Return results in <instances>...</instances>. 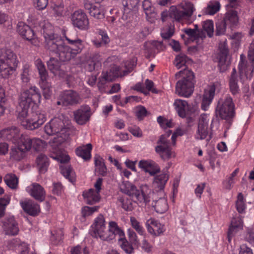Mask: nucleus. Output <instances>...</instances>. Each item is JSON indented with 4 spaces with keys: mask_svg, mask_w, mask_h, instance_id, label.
Masks as SVG:
<instances>
[{
    "mask_svg": "<svg viewBox=\"0 0 254 254\" xmlns=\"http://www.w3.org/2000/svg\"><path fill=\"white\" fill-rule=\"evenodd\" d=\"M41 93L36 86H31L28 89L21 93L19 98V106L17 107L18 120L25 128L33 130L39 127L46 121L45 115L41 113L31 114L29 116V108L32 104L40 103Z\"/></svg>",
    "mask_w": 254,
    "mask_h": 254,
    "instance_id": "nucleus-1",
    "label": "nucleus"
},
{
    "mask_svg": "<svg viewBox=\"0 0 254 254\" xmlns=\"http://www.w3.org/2000/svg\"><path fill=\"white\" fill-rule=\"evenodd\" d=\"M189 58L184 54H180L176 56L174 64L178 68L184 67L183 70L176 73V77L182 76V79L179 80L176 85V93L180 96L189 97L194 90V74L186 67V64Z\"/></svg>",
    "mask_w": 254,
    "mask_h": 254,
    "instance_id": "nucleus-2",
    "label": "nucleus"
},
{
    "mask_svg": "<svg viewBox=\"0 0 254 254\" xmlns=\"http://www.w3.org/2000/svg\"><path fill=\"white\" fill-rule=\"evenodd\" d=\"M44 37L45 48L57 54L61 61H69L81 51L65 45L62 38L57 34L44 32Z\"/></svg>",
    "mask_w": 254,
    "mask_h": 254,
    "instance_id": "nucleus-3",
    "label": "nucleus"
},
{
    "mask_svg": "<svg viewBox=\"0 0 254 254\" xmlns=\"http://www.w3.org/2000/svg\"><path fill=\"white\" fill-rule=\"evenodd\" d=\"M68 118L63 115L52 119L44 127L45 132L49 135L58 134L54 137L52 142V146L58 147L67 140L71 132V129L68 127Z\"/></svg>",
    "mask_w": 254,
    "mask_h": 254,
    "instance_id": "nucleus-4",
    "label": "nucleus"
},
{
    "mask_svg": "<svg viewBox=\"0 0 254 254\" xmlns=\"http://www.w3.org/2000/svg\"><path fill=\"white\" fill-rule=\"evenodd\" d=\"M194 8L193 4L187 0H184L178 4L177 7L172 6L169 11L161 13V19L164 22L168 17L176 21L183 22L188 20L192 15Z\"/></svg>",
    "mask_w": 254,
    "mask_h": 254,
    "instance_id": "nucleus-5",
    "label": "nucleus"
},
{
    "mask_svg": "<svg viewBox=\"0 0 254 254\" xmlns=\"http://www.w3.org/2000/svg\"><path fill=\"white\" fill-rule=\"evenodd\" d=\"M105 221L104 216L100 214L95 220L92 225V231L91 235L95 238H99L103 241H110L115 238L116 235L119 236V238H125L124 232L119 227L114 232L110 233L108 231H105Z\"/></svg>",
    "mask_w": 254,
    "mask_h": 254,
    "instance_id": "nucleus-6",
    "label": "nucleus"
},
{
    "mask_svg": "<svg viewBox=\"0 0 254 254\" xmlns=\"http://www.w3.org/2000/svg\"><path fill=\"white\" fill-rule=\"evenodd\" d=\"M16 55L9 49L0 51V73L3 78L12 75L17 66Z\"/></svg>",
    "mask_w": 254,
    "mask_h": 254,
    "instance_id": "nucleus-7",
    "label": "nucleus"
},
{
    "mask_svg": "<svg viewBox=\"0 0 254 254\" xmlns=\"http://www.w3.org/2000/svg\"><path fill=\"white\" fill-rule=\"evenodd\" d=\"M216 114L221 119L228 121L235 117V105L230 96L227 95L224 100L219 101Z\"/></svg>",
    "mask_w": 254,
    "mask_h": 254,
    "instance_id": "nucleus-8",
    "label": "nucleus"
},
{
    "mask_svg": "<svg viewBox=\"0 0 254 254\" xmlns=\"http://www.w3.org/2000/svg\"><path fill=\"white\" fill-rule=\"evenodd\" d=\"M120 190L122 192L131 197L134 202L138 201L146 204L150 201L144 192L137 190L133 184L128 181L123 182L120 186Z\"/></svg>",
    "mask_w": 254,
    "mask_h": 254,
    "instance_id": "nucleus-9",
    "label": "nucleus"
},
{
    "mask_svg": "<svg viewBox=\"0 0 254 254\" xmlns=\"http://www.w3.org/2000/svg\"><path fill=\"white\" fill-rule=\"evenodd\" d=\"M81 98L79 94L73 90H64L61 93L57 102V105L63 107L73 106L80 104Z\"/></svg>",
    "mask_w": 254,
    "mask_h": 254,
    "instance_id": "nucleus-10",
    "label": "nucleus"
},
{
    "mask_svg": "<svg viewBox=\"0 0 254 254\" xmlns=\"http://www.w3.org/2000/svg\"><path fill=\"white\" fill-rule=\"evenodd\" d=\"M174 105L178 115L182 118H186V122L189 126L193 122V118L191 117V108L187 101L181 99L175 100Z\"/></svg>",
    "mask_w": 254,
    "mask_h": 254,
    "instance_id": "nucleus-11",
    "label": "nucleus"
},
{
    "mask_svg": "<svg viewBox=\"0 0 254 254\" xmlns=\"http://www.w3.org/2000/svg\"><path fill=\"white\" fill-rule=\"evenodd\" d=\"M84 7L88 10L90 15L95 19L101 20L105 18V9L103 5L99 3L92 4L89 0H84Z\"/></svg>",
    "mask_w": 254,
    "mask_h": 254,
    "instance_id": "nucleus-12",
    "label": "nucleus"
},
{
    "mask_svg": "<svg viewBox=\"0 0 254 254\" xmlns=\"http://www.w3.org/2000/svg\"><path fill=\"white\" fill-rule=\"evenodd\" d=\"M73 25L81 30H86L89 28V20L87 16L82 10H78L71 15Z\"/></svg>",
    "mask_w": 254,
    "mask_h": 254,
    "instance_id": "nucleus-13",
    "label": "nucleus"
},
{
    "mask_svg": "<svg viewBox=\"0 0 254 254\" xmlns=\"http://www.w3.org/2000/svg\"><path fill=\"white\" fill-rule=\"evenodd\" d=\"M74 120L79 125L86 124L92 115L90 108L87 105H82L73 112Z\"/></svg>",
    "mask_w": 254,
    "mask_h": 254,
    "instance_id": "nucleus-14",
    "label": "nucleus"
},
{
    "mask_svg": "<svg viewBox=\"0 0 254 254\" xmlns=\"http://www.w3.org/2000/svg\"><path fill=\"white\" fill-rule=\"evenodd\" d=\"M219 50L217 56L218 66L221 72H224L230 65V56L229 54L228 48L225 44L221 45L219 47Z\"/></svg>",
    "mask_w": 254,
    "mask_h": 254,
    "instance_id": "nucleus-15",
    "label": "nucleus"
},
{
    "mask_svg": "<svg viewBox=\"0 0 254 254\" xmlns=\"http://www.w3.org/2000/svg\"><path fill=\"white\" fill-rule=\"evenodd\" d=\"M69 159L68 155L60 156L59 160L60 162L63 164L60 166L61 172L70 182L73 183L75 181V173L73 171L70 165L65 164L69 161Z\"/></svg>",
    "mask_w": 254,
    "mask_h": 254,
    "instance_id": "nucleus-16",
    "label": "nucleus"
},
{
    "mask_svg": "<svg viewBox=\"0 0 254 254\" xmlns=\"http://www.w3.org/2000/svg\"><path fill=\"white\" fill-rule=\"evenodd\" d=\"M17 31L19 34L27 41H31L32 44L36 45L38 40L35 37V33L30 26L23 22H20L17 24Z\"/></svg>",
    "mask_w": 254,
    "mask_h": 254,
    "instance_id": "nucleus-17",
    "label": "nucleus"
},
{
    "mask_svg": "<svg viewBox=\"0 0 254 254\" xmlns=\"http://www.w3.org/2000/svg\"><path fill=\"white\" fill-rule=\"evenodd\" d=\"M20 135L19 129L15 127L5 128L0 131V138L11 141L13 143L17 142Z\"/></svg>",
    "mask_w": 254,
    "mask_h": 254,
    "instance_id": "nucleus-18",
    "label": "nucleus"
},
{
    "mask_svg": "<svg viewBox=\"0 0 254 254\" xmlns=\"http://www.w3.org/2000/svg\"><path fill=\"white\" fill-rule=\"evenodd\" d=\"M208 117L206 114L200 116L197 126L196 138L199 139H205L208 134Z\"/></svg>",
    "mask_w": 254,
    "mask_h": 254,
    "instance_id": "nucleus-19",
    "label": "nucleus"
},
{
    "mask_svg": "<svg viewBox=\"0 0 254 254\" xmlns=\"http://www.w3.org/2000/svg\"><path fill=\"white\" fill-rule=\"evenodd\" d=\"M138 166L151 176H154L160 171L158 164L151 160H141L138 163Z\"/></svg>",
    "mask_w": 254,
    "mask_h": 254,
    "instance_id": "nucleus-20",
    "label": "nucleus"
},
{
    "mask_svg": "<svg viewBox=\"0 0 254 254\" xmlns=\"http://www.w3.org/2000/svg\"><path fill=\"white\" fill-rule=\"evenodd\" d=\"M3 229L6 235L14 236L18 234V224L13 217L5 219L3 222Z\"/></svg>",
    "mask_w": 254,
    "mask_h": 254,
    "instance_id": "nucleus-21",
    "label": "nucleus"
},
{
    "mask_svg": "<svg viewBox=\"0 0 254 254\" xmlns=\"http://www.w3.org/2000/svg\"><path fill=\"white\" fill-rule=\"evenodd\" d=\"M240 77L238 76L236 70L235 68H233V71L229 79V88L230 92L234 95L238 94L240 91L238 81L239 78H241V77L243 76V70L240 67Z\"/></svg>",
    "mask_w": 254,
    "mask_h": 254,
    "instance_id": "nucleus-22",
    "label": "nucleus"
},
{
    "mask_svg": "<svg viewBox=\"0 0 254 254\" xmlns=\"http://www.w3.org/2000/svg\"><path fill=\"white\" fill-rule=\"evenodd\" d=\"M29 192L30 195L36 200L42 202L45 198V191L44 188L39 184L33 183L29 187Z\"/></svg>",
    "mask_w": 254,
    "mask_h": 254,
    "instance_id": "nucleus-23",
    "label": "nucleus"
},
{
    "mask_svg": "<svg viewBox=\"0 0 254 254\" xmlns=\"http://www.w3.org/2000/svg\"><path fill=\"white\" fill-rule=\"evenodd\" d=\"M155 150L163 160H168L171 158L176 157V153L172 150L171 146L157 145L155 148Z\"/></svg>",
    "mask_w": 254,
    "mask_h": 254,
    "instance_id": "nucleus-24",
    "label": "nucleus"
},
{
    "mask_svg": "<svg viewBox=\"0 0 254 254\" xmlns=\"http://www.w3.org/2000/svg\"><path fill=\"white\" fill-rule=\"evenodd\" d=\"M215 87L212 85L204 90L201 103V108L206 111L211 102L215 94Z\"/></svg>",
    "mask_w": 254,
    "mask_h": 254,
    "instance_id": "nucleus-25",
    "label": "nucleus"
},
{
    "mask_svg": "<svg viewBox=\"0 0 254 254\" xmlns=\"http://www.w3.org/2000/svg\"><path fill=\"white\" fill-rule=\"evenodd\" d=\"M24 211L31 216H36L40 212L39 205L32 200L20 202Z\"/></svg>",
    "mask_w": 254,
    "mask_h": 254,
    "instance_id": "nucleus-26",
    "label": "nucleus"
},
{
    "mask_svg": "<svg viewBox=\"0 0 254 254\" xmlns=\"http://www.w3.org/2000/svg\"><path fill=\"white\" fill-rule=\"evenodd\" d=\"M36 166L40 173L44 174L49 166V159L44 154H39L36 159Z\"/></svg>",
    "mask_w": 254,
    "mask_h": 254,
    "instance_id": "nucleus-27",
    "label": "nucleus"
},
{
    "mask_svg": "<svg viewBox=\"0 0 254 254\" xmlns=\"http://www.w3.org/2000/svg\"><path fill=\"white\" fill-rule=\"evenodd\" d=\"M142 7L147 19L150 22L154 21V19L157 17V12L151 2L149 0H144L142 2Z\"/></svg>",
    "mask_w": 254,
    "mask_h": 254,
    "instance_id": "nucleus-28",
    "label": "nucleus"
},
{
    "mask_svg": "<svg viewBox=\"0 0 254 254\" xmlns=\"http://www.w3.org/2000/svg\"><path fill=\"white\" fill-rule=\"evenodd\" d=\"M243 221L240 216L234 217L231 220V225L228 232V241L230 242L231 238L239 229L242 228Z\"/></svg>",
    "mask_w": 254,
    "mask_h": 254,
    "instance_id": "nucleus-29",
    "label": "nucleus"
},
{
    "mask_svg": "<svg viewBox=\"0 0 254 254\" xmlns=\"http://www.w3.org/2000/svg\"><path fill=\"white\" fill-rule=\"evenodd\" d=\"M66 40L67 41L68 43L72 45L74 48L81 51L83 47L82 44V41L78 38L76 32H68L66 35L65 36Z\"/></svg>",
    "mask_w": 254,
    "mask_h": 254,
    "instance_id": "nucleus-30",
    "label": "nucleus"
},
{
    "mask_svg": "<svg viewBox=\"0 0 254 254\" xmlns=\"http://www.w3.org/2000/svg\"><path fill=\"white\" fill-rule=\"evenodd\" d=\"M83 196L86 203L89 205H93L98 202L100 197L98 192H95L94 189H91L87 192H83Z\"/></svg>",
    "mask_w": 254,
    "mask_h": 254,
    "instance_id": "nucleus-31",
    "label": "nucleus"
},
{
    "mask_svg": "<svg viewBox=\"0 0 254 254\" xmlns=\"http://www.w3.org/2000/svg\"><path fill=\"white\" fill-rule=\"evenodd\" d=\"M92 146L91 143L87 144L86 145L79 146L76 149L75 152L79 157H81L85 160H87L91 158V151Z\"/></svg>",
    "mask_w": 254,
    "mask_h": 254,
    "instance_id": "nucleus-32",
    "label": "nucleus"
},
{
    "mask_svg": "<svg viewBox=\"0 0 254 254\" xmlns=\"http://www.w3.org/2000/svg\"><path fill=\"white\" fill-rule=\"evenodd\" d=\"M144 47L146 53H149V56H155L156 50H160L162 49V42L152 41L145 42Z\"/></svg>",
    "mask_w": 254,
    "mask_h": 254,
    "instance_id": "nucleus-33",
    "label": "nucleus"
},
{
    "mask_svg": "<svg viewBox=\"0 0 254 254\" xmlns=\"http://www.w3.org/2000/svg\"><path fill=\"white\" fill-rule=\"evenodd\" d=\"M26 152L23 147L17 144V146L11 148L9 153L10 158L15 161H20L25 157Z\"/></svg>",
    "mask_w": 254,
    "mask_h": 254,
    "instance_id": "nucleus-34",
    "label": "nucleus"
},
{
    "mask_svg": "<svg viewBox=\"0 0 254 254\" xmlns=\"http://www.w3.org/2000/svg\"><path fill=\"white\" fill-rule=\"evenodd\" d=\"M32 140L33 138H31L27 135L20 134L16 143L23 147L24 150L27 152L32 148Z\"/></svg>",
    "mask_w": 254,
    "mask_h": 254,
    "instance_id": "nucleus-35",
    "label": "nucleus"
},
{
    "mask_svg": "<svg viewBox=\"0 0 254 254\" xmlns=\"http://www.w3.org/2000/svg\"><path fill=\"white\" fill-rule=\"evenodd\" d=\"M152 206L157 213L161 214L165 212L168 209L167 200L164 198H160L157 200L153 201Z\"/></svg>",
    "mask_w": 254,
    "mask_h": 254,
    "instance_id": "nucleus-36",
    "label": "nucleus"
},
{
    "mask_svg": "<svg viewBox=\"0 0 254 254\" xmlns=\"http://www.w3.org/2000/svg\"><path fill=\"white\" fill-rule=\"evenodd\" d=\"M96 171L99 175L105 176L107 174V168L104 162V159L99 155H96L94 157Z\"/></svg>",
    "mask_w": 254,
    "mask_h": 254,
    "instance_id": "nucleus-37",
    "label": "nucleus"
},
{
    "mask_svg": "<svg viewBox=\"0 0 254 254\" xmlns=\"http://www.w3.org/2000/svg\"><path fill=\"white\" fill-rule=\"evenodd\" d=\"M220 4L217 0L210 1L203 9V13L206 15H214L220 9Z\"/></svg>",
    "mask_w": 254,
    "mask_h": 254,
    "instance_id": "nucleus-38",
    "label": "nucleus"
},
{
    "mask_svg": "<svg viewBox=\"0 0 254 254\" xmlns=\"http://www.w3.org/2000/svg\"><path fill=\"white\" fill-rule=\"evenodd\" d=\"M168 178L169 176L166 173L156 176L153 182L154 187L158 188V190H163Z\"/></svg>",
    "mask_w": 254,
    "mask_h": 254,
    "instance_id": "nucleus-39",
    "label": "nucleus"
},
{
    "mask_svg": "<svg viewBox=\"0 0 254 254\" xmlns=\"http://www.w3.org/2000/svg\"><path fill=\"white\" fill-rule=\"evenodd\" d=\"M35 64L38 70L41 80L43 82L46 81L48 77V74L44 64L40 59L37 60Z\"/></svg>",
    "mask_w": 254,
    "mask_h": 254,
    "instance_id": "nucleus-40",
    "label": "nucleus"
},
{
    "mask_svg": "<svg viewBox=\"0 0 254 254\" xmlns=\"http://www.w3.org/2000/svg\"><path fill=\"white\" fill-rule=\"evenodd\" d=\"M4 181L8 187L12 189H15L18 185V178L14 174H7L4 178Z\"/></svg>",
    "mask_w": 254,
    "mask_h": 254,
    "instance_id": "nucleus-41",
    "label": "nucleus"
},
{
    "mask_svg": "<svg viewBox=\"0 0 254 254\" xmlns=\"http://www.w3.org/2000/svg\"><path fill=\"white\" fill-rule=\"evenodd\" d=\"M118 201L126 211H130L133 209L132 201L127 197H119Z\"/></svg>",
    "mask_w": 254,
    "mask_h": 254,
    "instance_id": "nucleus-42",
    "label": "nucleus"
},
{
    "mask_svg": "<svg viewBox=\"0 0 254 254\" xmlns=\"http://www.w3.org/2000/svg\"><path fill=\"white\" fill-rule=\"evenodd\" d=\"M238 12L236 10H229L223 19L226 22L229 21L233 24H236L238 22Z\"/></svg>",
    "mask_w": 254,
    "mask_h": 254,
    "instance_id": "nucleus-43",
    "label": "nucleus"
},
{
    "mask_svg": "<svg viewBox=\"0 0 254 254\" xmlns=\"http://www.w3.org/2000/svg\"><path fill=\"white\" fill-rule=\"evenodd\" d=\"M47 64L48 69L53 74L62 65L61 62L55 58H51Z\"/></svg>",
    "mask_w": 254,
    "mask_h": 254,
    "instance_id": "nucleus-44",
    "label": "nucleus"
},
{
    "mask_svg": "<svg viewBox=\"0 0 254 254\" xmlns=\"http://www.w3.org/2000/svg\"><path fill=\"white\" fill-rule=\"evenodd\" d=\"M120 242V246L122 249L127 254H130L133 253V248L131 244L126 239V238H118Z\"/></svg>",
    "mask_w": 254,
    "mask_h": 254,
    "instance_id": "nucleus-45",
    "label": "nucleus"
},
{
    "mask_svg": "<svg viewBox=\"0 0 254 254\" xmlns=\"http://www.w3.org/2000/svg\"><path fill=\"white\" fill-rule=\"evenodd\" d=\"M227 22L224 19L219 20L216 23V35L224 34L226 29Z\"/></svg>",
    "mask_w": 254,
    "mask_h": 254,
    "instance_id": "nucleus-46",
    "label": "nucleus"
},
{
    "mask_svg": "<svg viewBox=\"0 0 254 254\" xmlns=\"http://www.w3.org/2000/svg\"><path fill=\"white\" fill-rule=\"evenodd\" d=\"M203 30L207 32V35L209 37H211L213 35L214 27L212 20H208L203 23Z\"/></svg>",
    "mask_w": 254,
    "mask_h": 254,
    "instance_id": "nucleus-47",
    "label": "nucleus"
},
{
    "mask_svg": "<svg viewBox=\"0 0 254 254\" xmlns=\"http://www.w3.org/2000/svg\"><path fill=\"white\" fill-rule=\"evenodd\" d=\"M149 224H152L153 225L155 235H159L164 231L163 226L153 219L148 220V225Z\"/></svg>",
    "mask_w": 254,
    "mask_h": 254,
    "instance_id": "nucleus-48",
    "label": "nucleus"
},
{
    "mask_svg": "<svg viewBox=\"0 0 254 254\" xmlns=\"http://www.w3.org/2000/svg\"><path fill=\"white\" fill-rule=\"evenodd\" d=\"M184 32L188 35L190 38L196 40L198 38L203 39L205 38V34H201L199 33H196L194 30L191 28H185L184 29Z\"/></svg>",
    "mask_w": 254,
    "mask_h": 254,
    "instance_id": "nucleus-49",
    "label": "nucleus"
},
{
    "mask_svg": "<svg viewBox=\"0 0 254 254\" xmlns=\"http://www.w3.org/2000/svg\"><path fill=\"white\" fill-rule=\"evenodd\" d=\"M21 79L24 83H27L30 80L29 66L25 64L23 66L22 72L21 73Z\"/></svg>",
    "mask_w": 254,
    "mask_h": 254,
    "instance_id": "nucleus-50",
    "label": "nucleus"
},
{
    "mask_svg": "<svg viewBox=\"0 0 254 254\" xmlns=\"http://www.w3.org/2000/svg\"><path fill=\"white\" fill-rule=\"evenodd\" d=\"M10 197L5 195L2 198H0V217L4 216L6 206L9 203Z\"/></svg>",
    "mask_w": 254,
    "mask_h": 254,
    "instance_id": "nucleus-51",
    "label": "nucleus"
},
{
    "mask_svg": "<svg viewBox=\"0 0 254 254\" xmlns=\"http://www.w3.org/2000/svg\"><path fill=\"white\" fill-rule=\"evenodd\" d=\"M136 58H133L131 60L125 63V66L127 69V70L124 71L125 75L128 73L133 69V67L136 66Z\"/></svg>",
    "mask_w": 254,
    "mask_h": 254,
    "instance_id": "nucleus-52",
    "label": "nucleus"
},
{
    "mask_svg": "<svg viewBox=\"0 0 254 254\" xmlns=\"http://www.w3.org/2000/svg\"><path fill=\"white\" fill-rule=\"evenodd\" d=\"M169 136L170 134L168 133L161 135L157 142V145L171 146L170 141L168 139Z\"/></svg>",
    "mask_w": 254,
    "mask_h": 254,
    "instance_id": "nucleus-53",
    "label": "nucleus"
},
{
    "mask_svg": "<svg viewBox=\"0 0 254 254\" xmlns=\"http://www.w3.org/2000/svg\"><path fill=\"white\" fill-rule=\"evenodd\" d=\"M147 114V110L144 107L139 106L136 107L135 109V116L139 121L143 120L146 116Z\"/></svg>",
    "mask_w": 254,
    "mask_h": 254,
    "instance_id": "nucleus-54",
    "label": "nucleus"
},
{
    "mask_svg": "<svg viewBox=\"0 0 254 254\" xmlns=\"http://www.w3.org/2000/svg\"><path fill=\"white\" fill-rule=\"evenodd\" d=\"M99 208V206H84L82 208V215L83 217H85L87 216L91 215L95 211H97Z\"/></svg>",
    "mask_w": 254,
    "mask_h": 254,
    "instance_id": "nucleus-55",
    "label": "nucleus"
},
{
    "mask_svg": "<svg viewBox=\"0 0 254 254\" xmlns=\"http://www.w3.org/2000/svg\"><path fill=\"white\" fill-rule=\"evenodd\" d=\"M139 0H122V3L124 7L128 9H133L137 6Z\"/></svg>",
    "mask_w": 254,
    "mask_h": 254,
    "instance_id": "nucleus-56",
    "label": "nucleus"
},
{
    "mask_svg": "<svg viewBox=\"0 0 254 254\" xmlns=\"http://www.w3.org/2000/svg\"><path fill=\"white\" fill-rule=\"evenodd\" d=\"M45 145V141L39 138H33L32 147L34 148L35 150H39L44 147Z\"/></svg>",
    "mask_w": 254,
    "mask_h": 254,
    "instance_id": "nucleus-57",
    "label": "nucleus"
},
{
    "mask_svg": "<svg viewBox=\"0 0 254 254\" xmlns=\"http://www.w3.org/2000/svg\"><path fill=\"white\" fill-rule=\"evenodd\" d=\"M130 222L132 227L140 234L143 233V228L140 225L139 222L133 217H130Z\"/></svg>",
    "mask_w": 254,
    "mask_h": 254,
    "instance_id": "nucleus-58",
    "label": "nucleus"
},
{
    "mask_svg": "<svg viewBox=\"0 0 254 254\" xmlns=\"http://www.w3.org/2000/svg\"><path fill=\"white\" fill-rule=\"evenodd\" d=\"M239 171V169H236L231 175V176L229 178L228 180L227 181L225 188L228 190H230L232 187L233 184L234 183V177L236 176Z\"/></svg>",
    "mask_w": 254,
    "mask_h": 254,
    "instance_id": "nucleus-59",
    "label": "nucleus"
},
{
    "mask_svg": "<svg viewBox=\"0 0 254 254\" xmlns=\"http://www.w3.org/2000/svg\"><path fill=\"white\" fill-rule=\"evenodd\" d=\"M52 235L51 240L52 241L55 240L58 242H60L64 236L63 231L62 229H59L54 232V233H52Z\"/></svg>",
    "mask_w": 254,
    "mask_h": 254,
    "instance_id": "nucleus-60",
    "label": "nucleus"
},
{
    "mask_svg": "<svg viewBox=\"0 0 254 254\" xmlns=\"http://www.w3.org/2000/svg\"><path fill=\"white\" fill-rule=\"evenodd\" d=\"M128 233L129 239L131 244L134 245H137L138 241L136 233L130 229L128 230Z\"/></svg>",
    "mask_w": 254,
    "mask_h": 254,
    "instance_id": "nucleus-61",
    "label": "nucleus"
},
{
    "mask_svg": "<svg viewBox=\"0 0 254 254\" xmlns=\"http://www.w3.org/2000/svg\"><path fill=\"white\" fill-rule=\"evenodd\" d=\"M129 131L134 136L141 137L142 136V132L139 127L137 126L130 127H128Z\"/></svg>",
    "mask_w": 254,
    "mask_h": 254,
    "instance_id": "nucleus-62",
    "label": "nucleus"
},
{
    "mask_svg": "<svg viewBox=\"0 0 254 254\" xmlns=\"http://www.w3.org/2000/svg\"><path fill=\"white\" fill-rule=\"evenodd\" d=\"M34 1L36 3V7L39 10L45 9L48 3V0H34Z\"/></svg>",
    "mask_w": 254,
    "mask_h": 254,
    "instance_id": "nucleus-63",
    "label": "nucleus"
},
{
    "mask_svg": "<svg viewBox=\"0 0 254 254\" xmlns=\"http://www.w3.org/2000/svg\"><path fill=\"white\" fill-rule=\"evenodd\" d=\"M174 34L173 28L171 27L167 28V30L161 33V36L164 40H168Z\"/></svg>",
    "mask_w": 254,
    "mask_h": 254,
    "instance_id": "nucleus-64",
    "label": "nucleus"
}]
</instances>
